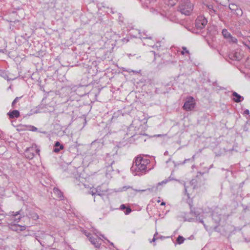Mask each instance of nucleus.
I'll return each mask as SVG.
<instances>
[{"label":"nucleus","mask_w":250,"mask_h":250,"mask_svg":"<svg viewBox=\"0 0 250 250\" xmlns=\"http://www.w3.org/2000/svg\"><path fill=\"white\" fill-rule=\"evenodd\" d=\"M187 195L188 197V199L187 200V203L188 204L190 208L189 213L194 216L195 218L188 217V216L185 215L184 217V220L188 222H196L197 223H202L204 225L205 229L208 230L207 227L205 224V221L204 220L205 218L203 215H200V212L197 210V208L193 207L192 199H190L188 193H187Z\"/></svg>","instance_id":"1"},{"label":"nucleus","mask_w":250,"mask_h":250,"mask_svg":"<svg viewBox=\"0 0 250 250\" xmlns=\"http://www.w3.org/2000/svg\"><path fill=\"white\" fill-rule=\"evenodd\" d=\"M149 163L147 159H144L141 156H137L133 161V165L131 167L132 171L136 172V175H139V172H145L146 170V165Z\"/></svg>","instance_id":"2"},{"label":"nucleus","mask_w":250,"mask_h":250,"mask_svg":"<svg viewBox=\"0 0 250 250\" xmlns=\"http://www.w3.org/2000/svg\"><path fill=\"white\" fill-rule=\"evenodd\" d=\"M193 5L189 0H184L179 6L181 13L185 15H189L193 10Z\"/></svg>","instance_id":"3"},{"label":"nucleus","mask_w":250,"mask_h":250,"mask_svg":"<svg viewBox=\"0 0 250 250\" xmlns=\"http://www.w3.org/2000/svg\"><path fill=\"white\" fill-rule=\"evenodd\" d=\"M211 215L212 220L214 221L216 225L215 226L212 227L206 224V226L207 227L208 231H210L211 229L215 230L217 229L218 225L219 224L223 217L222 214L219 210H213L212 212Z\"/></svg>","instance_id":"4"},{"label":"nucleus","mask_w":250,"mask_h":250,"mask_svg":"<svg viewBox=\"0 0 250 250\" xmlns=\"http://www.w3.org/2000/svg\"><path fill=\"white\" fill-rule=\"evenodd\" d=\"M91 244L96 248H100L101 246L103 239L99 235H86Z\"/></svg>","instance_id":"5"},{"label":"nucleus","mask_w":250,"mask_h":250,"mask_svg":"<svg viewBox=\"0 0 250 250\" xmlns=\"http://www.w3.org/2000/svg\"><path fill=\"white\" fill-rule=\"evenodd\" d=\"M207 23V19L204 16L200 15L196 19L195 25L197 29H202L205 28Z\"/></svg>","instance_id":"6"},{"label":"nucleus","mask_w":250,"mask_h":250,"mask_svg":"<svg viewBox=\"0 0 250 250\" xmlns=\"http://www.w3.org/2000/svg\"><path fill=\"white\" fill-rule=\"evenodd\" d=\"M9 215L11 219L13 220L14 222L18 223L22 218L25 217L24 211L21 209L18 211L14 212L10 211Z\"/></svg>","instance_id":"7"},{"label":"nucleus","mask_w":250,"mask_h":250,"mask_svg":"<svg viewBox=\"0 0 250 250\" xmlns=\"http://www.w3.org/2000/svg\"><path fill=\"white\" fill-rule=\"evenodd\" d=\"M242 55L241 54V50L237 49L233 50L229 54V59L233 61H240L242 59Z\"/></svg>","instance_id":"8"},{"label":"nucleus","mask_w":250,"mask_h":250,"mask_svg":"<svg viewBox=\"0 0 250 250\" xmlns=\"http://www.w3.org/2000/svg\"><path fill=\"white\" fill-rule=\"evenodd\" d=\"M26 219H32L33 220H37L39 219V215L33 210L26 208L24 211Z\"/></svg>","instance_id":"9"},{"label":"nucleus","mask_w":250,"mask_h":250,"mask_svg":"<svg viewBox=\"0 0 250 250\" xmlns=\"http://www.w3.org/2000/svg\"><path fill=\"white\" fill-rule=\"evenodd\" d=\"M195 103L194 102V98L189 97L188 100L185 102L183 106V108L187 111H190L195 107Z\"/></svg>","instance_id":"10"},{"label":"nucleus","mask_w":250,"mask_h":250,"mask_svg":"<svg viewBox=\"0 0 250 250\" xmlns=\"http://www.w3.org/2000/svg\"><path fill=\"white\" fill-rule=\"evenodd\" d=\"M39 151L40 150L38 149H35L33 147H30L26 149L24 155L27 159H32L35 156V152H39Z\"/></svg>","instance_id":"11"},{"label":"nucleus","mask_w":250,"mask_h":250,"mask_svg":"<svg viewBox=\"0 0 250 250\" xmlns=\"http://www.w3.org/2000/svg\"><path fill=\"white\" fill-rule=\"evenodd\" d=\"M116 154H114L113 155H110L107 153L106 156L105 158V167H111L112 165L115 163V158L114 157L116 156Z\"/></svg>","instance_id":"12"},{"label":"nucleus","mask_w":250,"mask_h":250,"mask_svg":"<svg viewBox=\"0 0 250 250\" xmlns=\"http://www.w3.org/2000/svg\"><path fill=\"white\" fill-rule=\"evenodd\" d=\"M36 239L40 242L42 246H47L46 237L47 235H36Z\"/></svg>","instance_id":"13"},{"label":"nucleus","mask_w":250,"mask_h":250,"mask_svg":"<svg viewBox=\"0 0 250 250\" xmlns=\"http://www.w3.org/2000/svg\"><path fill=\"white\" fill-rule=\"evenodd\" d=\"M63 148L64 146L61 144L59 141H56L54 145L53 151L55 153H58Z\"/></svg>","instance_id":"14"},{"label":"nucleus","mask_w":250,"mask_h":250,"mask_svg":"<svg viewBox=\"0 0 250 250\" xmlns=\"http://www.w3.org/2000/svg\"><path fill=\"white\" fill-rule=\"evenodd\" d=\"M7 115L10 119L17 118L20 117V113L18 110H13L8 112Z\"/></svg>","instance_id":"15"},{"label":"nucleus","mask_w":250,"mask_h":250,"mask_svg":"<svg viewBox=\"0 0 250 250\" xmlns=\"http://www.w3.org/2000/svg\"><path fill=\"white\" fill-rule=\"evenodd\" d=\"M91 147H92L93 148H95V147H96V148L95 149V150H96L97 149H101L103 146V145L100 141L95 140L91 143Z\"/></svg>","instance_id":"16"},{"label":"nucleus","mask_w":250,"mask_h":250,"mask_svg":"<svg viewBox=\"0 0 250 250\" xmlns=\"http://www.w3.org/2000/svg\"><path fill=\"white\" fill-rule=\"evenodd\" d=\"M232 96L233 97V100L236 103H239L244 100V97L236 92H232Z\"/></svg>","instance_id":"17"},{"label":"nucleus","mask_w":250,"mask_h":250,"mask_svg":"<svg viewBox=\"0 0 250 250\" xmlns=\"http://www.w3.org/2000/svg\"><path fill=\"white\" fill-rule=\"evenodd\" d=\"M204 5L208 8L210 15L212 16L214 14H217V11L214 9L212 4L204 3Z\"/></svg>","instance_id":"18"},{"label":"nucleus","mask_w":250,"mask_h":250,"mask_svg":"<svg viewBox=\"0 0 250 250\" xmlns=\"http://www.w3.org/2000/svg\"><path fill=\"white\" fill-rule=\"evenodd\" d=\"M158 235H154L153 236V239L151 240H150V243H153V246H155L156 245V243H155V241L157 240H164V239H165L166 238H169L170 236H163V235H160V236H157Z\"/></svg>","instance_id":"19"},{"label":"nucleus","mask_w":250,"mask_h":250,"mask_svg":"<svg viewBox=\"0 0 250 250\" xmlns=\"http://www.w3.org/2000/svg\"><path fill=\"white\" fill-rule=\"evenodd\" d=\"M53 192L54 193L61 199H62V198L63 197V193L59 188H54L53 189Z\"/></svg>","instance_id":"20"},{"label":"nucleus","mask_w":250,"mask_h":250,"mask_svg":"<svg viewBox=\"0 0 250 250\" xmlns=\"http://www.w3.org/2000/svg\"><path fill=\"white\" fill-rule=\"evenodd\" d=\"M120 208L121 210H124L125 209V212L126 215L128 214L131 212V209L129 207H126L125 205L122 204L121 205Z\"/></svg>","instance_id":"21"},{"label":"nucleus","mask_w":250,"mask_h":250,"mask_svg":"<svg viewBox=\"0 0 250 250\" xmlns=\"http://www.w3.org/2000/svg\"><path fill=\"white\" fill-rule=\"evenodd\" d=\"M11 229L13 230L18 231V230L19 229H20V230H22L24 229H25V227L20 226V225H14L12 226Z\"/></svg>","instance_id":"22"},{"label":"nucleus","mask_w":250,"mask_h":250,"mask_svg":"<svg viewBox=\"0 0 250 250\" xmlns=\"http://www.w3.org/2000/svg\"><path fill=\"white\" fill-rule=\"evenodd\" d=\"M24 126H25V128L27 127L28 128V130L32 131H37L38 130V128L36 127H35V126H34L33 125H24ZM25 130H26V128H25Z\"/></svg>","instance_id":"23"},{"label":"nucleus","mask_w":250,"mask_h":250,"mask_svg":"<svg viewBox=\"0 0 250 250\" xmlns=\"http://www.w3.org/2000/svg\"><path fill=\"white\" fill-rule=\"evenodd\" d=\"M222 34L225 38L229 39L231 35L228 32L227 29H224L222 30Z\"/></svg>","instance_id":"24"},{"label":"nucleus","mask_w":250,"mask_h":250,"mask_svg":"<svg viewBox=\"0 0 250 250\" xmlns=\"http://www.w3.org/2000/svg\"><path fill=\"white\" fill-rule=\"evenodd\" d=\"M185 239L183 236L179 235L178 237L176 239V243L178 244H181L184 242Z\"/></svg>","instance_id":"25"},{"label":"nucleus","mask_w":250,"mask_h":250,"mask_svg":"<svg viewBox=\"0 0 250 250\" xmlns=\"http://www.w3.org/2000/svg\"><path fill=\"white\" fill-rule=\"evenodd\" d=\"M229 8L231 11H235L239 7L238 6L234 3H231L229 5Z\"/></svg>","instance_id":"26"},{"label":"nucleus","mask_w":250,"mask_h":250,"mask_svg":"<svg viewBox=\"0 0 250 250\" xmlns=\"http://www.w3.org/2000/svg\"><path fill=\"white\" fill-rule=\"evenodd\" d=\"M178 0H167V4L168 6H173L176 4V3Z\"/></svg>","instance_id":"27"},{"label":"nucleus","mask_w":250,"mask_h":250,"mask_svg":"<svg viewBox=\"0 0 250 250\" xmlns=\"http://www.w3.org/2000/svg\"><path fill=\"white\" fill-rule=\"evenodd\" d=\"M235 11L236 12L235 14L238 16L241 17L243 14V11L239 7H238Z\"/></svg>","instance_id":"28"},{"label":"nucleus","mask_w":250,"mask_h":250,"mask_svg":"<svg viewBox=\"0 0 250 250\" xmlns=\"http://www.w3.org/2000/svg\"><path fill=\"white\" fill-rule=\"evenodd\" d=\"M21 97H17L14 101L12 103V106L14 108L15 104L18 102L20 99H21Z\"/></svg>","instance_id":"29"},{"label":"nucleus","mask_w":250,"mask_h":250,"mask_svg":"<svg viewBox=\"0 0 250 250\" xmlns=\"http://www.w3.org/2000/svg\"><path fill=\"white\" fill-rule=\"evenodd\" d=\"M154 188L156 189V187H153L151 188H147L146 189H144V190H136V191L143 192V191H146V190H148L149 191H152ZM155 191H156L157 190H156V189H155Z\"/></svg>","instance_id":"30"},{"label":"nucleus","mask_w":250,"mask_h":250,"mask_svg":"<svg viewBox=\"0 0 250 250\" xmlns=\"http://www.w3.org/2000/svg\"><path fill=\"white\" fill-rule=\"evenodd\" d=\"M168 182V180L167 179H166L165 180H163L161 182H159L157 184V186L156 187V190H157L158 186L163 184H166Z\"/></svg>","instance_id":"31"},{"label":"nucleus","mask_w":250,"mask_h":250,"mask_svg":"<svg viewBox=\"0 0 250 250\" xmlns=\"http://www.w3.org/2000/svg\"><path fill=\"white\" fill-rule=\"evenodd\" d=\"M229 42H232L233 43H237V39L235 37H232V36H231L229 38Z\"/></svg>","instance_id":"32"},{"label":"nucleus","mask_w":250,"mask_h":250,"mask_svg":"<svg viewBox=\"0 0 250 250\" xmlns=\"http://www.w3.org/2000/svg\"><path fill=\"white\" fill-rule=\"evenodd\" d=\"M183 50L181 51V54L182 55H184L185 53H186L187 54H189V51L187 50V48L186 47H182Z\"/></svg>","instance_id":"33"},{"label":"nucleus","mask_w":250,"mask_h":250,"mask_svg":"<svg viewBox=\"0 0 250 250\" xmlns=\"http://www.w3.org/2000/svg\"><path fill=\"white\" fill-rule=\"evenodd\" d=\"M150 12L153 14H157L159 12L157 11L156 9L153 7H151L149 8Z\"/></svg>","instance_id":"34"},{"label":"nucleus","mask_w":250,"mask_h":250,"mask_svg":"<svg viewBox=\"0 0 250 250\" xmlns=\"http://www.w3.org/2000/svg\"><path fill=\"white\" fill-rule=\"evenodd\" d=\"M244 239H245V241L246 242H250V235H246V236L244 237Z\"/></svg>","instance_id":"35"},{"label":"nucleus","mask_w":250,"mask_h":250,"mask_svg":"<svg viewBox=\"0 0 250 250\" xmlns=\"http://www.w3.org/2000/svg\"><path fill=\"white\" fill-rule=\"evenodd\" d=\"M100 236H102V237L103 238H104L105 240H106L110 244V245H111V246L114 247V244L112 242H110L106 238L104 237V235H100Z\"/></svg>","instance_id":"36"},{"label":"nucleus","mask_w":250,"mask_h":250,"mask_svg":"<svg viewBox=\"0 0 250 250\" xmlns=\"http://www.w3.org/2000/svg\"><path fill=\"white\" fill-rule=\"evenodd\" d=\"M156 53L154 51H151L149 52V56H154V59L155 60L156 58Z\"/></svg>","instance_id":"37"},{"label":"nucleus","mask_w":250,"mask_h":250,"mask_svg":"<svg viewBox=\"0 0 250 250\" xmlns=\"http://www.w3.org/2000/svg\"><path fill=\"white\" fill-rule=\"evenodd\" d=\"M142 6L144 8H148V5H147V3H146V2H143L142 1Z\"/></svg>","instance_id":"38"},{"label":"nucleus","mask_w":250,"mask_h":250,"mask_svg":"<svg viewBox=\"0 0 250 250\" xmlns=\"http://www.w3.org/2000/svg\"><path fill=\"white\" fill-rule=\"evenodd\" d=\"M131 188L130 186H124L122 188V190L124 191L126 190L128 188Z\"/></svg>","instance_id":"39"},{"label":"nucleus","mask_w":250,"mask_h":250,"mask_svg":"<svg viewBox=\"0 0 250 250\" xmlns=\"http://www.w3.org/2000/svg\"><path fill=\"white\" fill-rule=\"evenodd\" d=\"M172 173H171V175H172ZM167 180H168V181H172V180H175V179H174L173 178H172V177H171V175H170V176L168 178V179H167Z\"/></svg>","instance_id":"40"},{"label":"nucleus","mask_w":250,"mask_h":250,"mask_svg":"<svg viewBox=\"0 0 250 250\" xmlns=\"http://www.w3.org/2000/svg\"><path fill=\"white\" fill-rule=\"evenodd\" d=\"M190 160H191V159H186L181 164L183 165V164H185L186 162L190 161Z\"/></svg>","instance_id":"41"},{"label":"nucleus","mask_w":250,"mask_h":250,"mask_svg":"<svg viewBox=\"0 0 250 250\" xmlns=\"http://www.w3.org/2000/svg\"><path fill=\"white\" fill-rule=\"evenodd\" d=\"M237 35L239 37H243V35L242 34V33L240 31H238L237 33Z\"/></svg>","instance_id":"42"},{"label":"nucleus","mask_w":250,"mask_h":250,"mask_svg":"<svg viewBox=\"0 0 250 250\" xmlns=\"http://www.w3.org/2000/svg\"><path fill=\"white\" fill-rule=\"evenodd\" d=\"M122 41L123 42H127L128 41H129V39H127V38H124L122 39Z\"/></svg>","instance_id":"43"},{"label":"nucleus","mask_w":250,"mask_h":250,"mask_svg":"<svg viewBox=\"0 0 250 250\" xmlns=\"http://www.w3.org/2000/svg\"><path fill=\"white\" fill-rule=\"evenodd\" d=\"M244 114H247V115H248L250 114V111H249V110L248 109H246L244 112Z\"/></svg>","instance_id":"44"},{"label":"nucleus","mask_w":250,"mask_h":250,"mask_svg":"<svg viewBox=\"0 0 250 250\" xmlns=\"http://www.w3.org/2000/svg\"><path fill=\"white\" fill-rule=\"evenodd\" d=\"M204 174V173L203 172H198V174L196 176L197 177H198L199 176V175H202L203 174Z\"/></svg>","instance_id":"45"},{"label":"nucleus","mask_w":250,"mask_h":250,"mask_svg":"<svg viewBox=\"0 0 250 250\" xmlns=\"http://www.w3.org/2000/svg\"><path fill=\"white\" fill-rule=\"evenodd\" d=\"M166 205V203H165V202H162L161 203V206H164V205Z\"/></svg>","instance_id":"46"},{"label":"nucleus","mask_w":250,"mask_h":250,"mask_svg":"<svg viewBox=\"0 0 250 250\" xmlns=\"http://www.w3.org/2000/svg\"><path fill=\"white\" fill-rule=\"evenodd\" d=\"M164 135H165L158 134V135H157L156 136H157V137H161V136H164Z\"/></svg>","instance_id":"47"},{"label":"nucleus","mask_w":250,"mask_h":250,"mask_svg":"<svg viewBox=\"0 0 250 250\" xmlns=\"http://www.w3.org/2000/svg\"><path fill=\"white\" fill-rule=\"evenodd\" d=\"M167 153H168L167 151H166L165 152L164 155H167Z\"/></svg>","instance_id":"48"},{"label":"nucleus","mask_w":250,"mask_h":250,"mask_svg":"<svg viewBox=\"0 0 250 250\" xmlns=\"http://www.w3.org/2000/svg\"><path fill=\"white\" fill-rule=\"evenodd\" d=\"M92 195H95V193H94V192H92Z\"/></svg>","instance_id":"49"},{"label":"nucleus","mask_w":250,"mask_h":250,"mask_svg":"<svg viewBox=\"0 0 250 250\" xmlns=\"http://www.w3.org/2000/svg\"><path fill=\"white\" fill-rule=\"evenodd\" d=\"M154 234L157 235V234H158V232H156L155 233V234Z\"/></svg>","instance_id":"50"},{"label":"nucleus","mask_w":250,"mask_h":250,"mask_svg":"<svg viewBox=\"0 0 250 250\" xmlns=\"http://www.w3.org/2000/svg\"><path fill=\"white\" fill-rule=\"evenodd\" d=\"M185 192H187V189L186 188H185Z\"/></svg>","instance_id":"51"},{"label":"nucleus","mask_w":250,"mask_h":250,"mask_svg":"<svg viewBox=\"0 0 250 250\" xmlns=\"http://www.w3.org/2000/svg\"><path fill=\"white\" fill-rule=\"evenodd\" d=\"M193 237V235H191L189 238V239H191V237Z\"/></svg>","instance_id":"52"},{"label":"nucleus","mask_w":250,"mask_h":250,"mask_svg":"<svg viewBox=\"0 0 250 250\" xmlns=\"http://www.w3.org/2000/svg\"><path fill=\"white\" fill-rule=\"evenodd\" d=\"M49 236H50V237H52V235H48Z\"/></svg>","instance_id":"53"},{"label":"nucleus","mask_w":250,"mask_h":250,"mask_svg":"<svg viewBox=\"0 0 250 250\" xmlns=\"http://www.w3.org/2000/svg\"><path fill=\"white\" fill-rule=\"evenodd\" d=\"M144 38L147 39L148 38L147 37H144ZM149 38H150V37H149Z\"/></svg>","instance_id":"54"},{"label":"nucleus","mask_w":250,"mask_h":250,"mask_svg":"<svg viewBox=\"0 0 250 250\" xmlns=\"http://www.w3.org/2000/svg\"><path fill=\"white\" fill-rule=\"evenodd\" d=\"M2 52V51L1 50H0V52Z\"/></svg>","instance_id":"55"}]
</instances>
